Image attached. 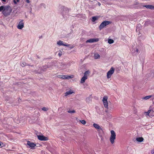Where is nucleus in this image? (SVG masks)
Segmentation results:
<instances>
[{
  "label": "nucleus",
  "mask_w": 154,
  "mask_h": 154,
  "mask_svg": "<svg viewBox=\"0 0 154 154\" xmlns=\"http://www.w3.org/2000/svg\"><path fill=\"white\" fill-rule=\"evenodd\" d=\"M3 11L2 13L5 16H7L10 14L12 11L11 8L9 5L5 6H1V11Z\"/></svg>",
  "instance_id": "obj_1"
},
{
  "label": "nucleus",
  "mask_w": 154,
  "mask_h": 154,
  "mask_svg": "<svg viewBox=\"0 0 154 154\" xmlns=\"http://www.w3.org/2000/svg\"><path fill=\"white\" fill-rule=\"evenodd\" d=\"M111 135L109 138V140L112 144H113L115 142V140L116 139V134L115 131L112 130L110 131Z\"/></svg>",
  "instance_id": "obj_2"
},
{
  "label": "nucleus",
  "mask_w": 154,
  "mask_h": 154,
  "mask_svg": "<svg viewBox=\"0 0 154 154\" xmlns=\"http://www.w3.org/2000/svg\"><path fill=\"white\" fill-rule=\"evenodd\" d=\"M111 22L109 21L105 20L103 21L100 25L99 29L101 30L106 26L109 25L111 23Z\"/></svg>",
  "instance_id": "obj_3"
},
{
  "label": "nucleus",
  "mask_w": 154,
  "mask_h": 154,
  "mask_svg": "<svg viewBox=\"0 0 154 154\" xmlns=\"http://www.w3.org/2000/svg\"><path fill=\"white\" fill-rule=\"evenodd\" d=\"M108 97L107 96H105L103 98L102 101L103 103L104 107L107 109H108V103L107 101Z\"/></svg>",
  "instance_id": "obj_4"
},
{
  "label": "nucleus",
  "mask_w": 154,
  "mask_h": 154,
  "mask_svg": "<svg viewBox=\"0 0 154 154\" xmlns=\"http://www.w3.org/2000/svg\"><path fill=\"white\" fill-rule=\"evenodd\" d=\"M115 69L113 67L111 68L109 71H108L107 74V77L108 79L110 78L112 75L114 73Z\"/></svg>",
  "instance_id": "obj_5"
},
{
  "label": "nucleus",
  "mask_w": 154,
  "mask_h": 154,
  "mask_svg": "<svg viewBox=\"0 0 154 154\" xmlns=\"http://www.w3.org/2000/svg\"><path fill=\"white\" fill-rule=\"evenodd\" d=\"M37 137L39 140L41 141H47L48 140V137H45L43 135H37Z\"/></svg>",
  "instance_id": "obj_6"
},
{
  "label": "nucleus",
  "mask_w": 154,
  "mask_h": 154,
  "mask_svg": "<svg viewBox=\"0 0 154 154\" xmlns=\"http://www.w3.org/2000/svg\"><path fill=\"white\" fill-rule=\"evenodd\" d=\"M154 112L153 111H151V110H149L147 112H145V114L146 116H149L152 117L153 116V115L152 114Z\"/></svg>",
  "instance_id": "obj_7"
},
{
  "label": "nucleus",
  "mask_w": 154,
  "mask_h": 154,
  "mask_svg": "<svg viewBox=\"0 0 154 154\" xmlns=\"http://www.w3.org/2000/svg\"><path fill=\"white\" fill-rule=\"evenodd\" d=\"M24 23L23 22V20H22L19 23V24L17 26V28L18 29H21L24 27Z\"/></svg>",
  "instance_id": "obj_8"
},
{
  "label": "nucleus",
  "mask_w": 154,
  "mask_h": 154,
  "mask_svg": "<svg viewBox=\"0 0 154 154\" xmlns=\"http://www.w3.org/2000/svg\"><path fill=\"white\" fill-rule=\"evenodd\" d=\"M99 41L98 38H91L86 41V43H92L95 42H97Z\"/></svg>",
  "instance_id": "obj_9"
},
{
  "label": "nucleus",
  "mask_w": 154,
  "mask_h": 154,
  "mask_svg": "<svg viewBox=\"0 0 154 154\" xmlns=\"http://www.w3.org/2000/svg\"><path fill=\"white\" fill-rule=\"evenodd\" d=\"M27 144L32 149L34 148L36 146L35 144L29 141H27Z\"/></svg>",
  "instance_id": "obj_10"
},
{
  "label": "nucleus",
  "mask_w": 154,
  "mask_h": 154,
  "mask_svg": "<svg viewBox=\"0 0 154 154\" xmlns=\"http://www.w3.org/2000/svg\"><path fill=\"white\" fill-rule=\"evenodd\" d=\"M57 44L59 45H63L67 47H69L70 45L68 44H63V42L61 41H59L58 42H57Z\"/></svg>",
  "instance_id": "obj_11"
},
{
  "label": "nucleus",
  "mask_w": 154,
  "mask_h": 154,
  "mask_svg": "<svg viewBox=\"0 0 154 154\" xmlns=\"http://www.w3.org/2000/svg\"><path fill=\"white\" fill-rule=\"evenodd\" d=\"M62 76V79H69L73 77V75H63Z\"/></svg>",
  "instance_id": "obj_12"
},
{
  "label": "nucleus",
  "mask_w": 154,
  "mask_h": 154,
  "mask_svg": "<svg viewBox=\"0 0 154 154\" xmlns=\"http://www.w3.org/2000/svg\"><path fill=\"white\" fill-rule=\"evenodd\" d=\"M93 126L94 127L98 130H101V131L103 130L102 128L98 125L94 123L93 124Z\"/></svg>",
  "instance_id": "obj_13"
},
{
  "label": "nucleus",
  "mask_w": 154,
  "mask_h": 154,
  "mask_svg": "<svg viewBox=\"0 0 154 154\" xmlns=\"http://www.w3.org/2000/svg\"><path fill=\"white\" fill-rule=\"evenodd\" d=\"M74 93V92H73V91L72 90H70L69 91H67L65 93V96H67L68 95Z\"/></svg>",
  "instance_id": "obj_14"
},
{
  "label": "nucleus",
  "mask_w": 154,
  "mask_h": 154,
  "mask_svg": "<svg viewBox=\"0 0 154 154\" xmlns=\"http://www.w3.org/2000/svg\"><path fill=\"white\" fill-rule=\"evenodd\" d=\"M144 7H146L147 8H149L151 9H154V6H153L152 5H147L144 6Z\"/></svg>",
  "instance_id": "obj_15"
},
{
  "label": "nucleus",
  "mask_w": 154,
  "mask_h": 154,
  "mask_svg": "<svg viewBox=\"0 0 154 154\" xmlns=\"http://www.w3.org/2000/svg\"><path fill=\"white\" fill-rule=\"evenodd\" d=\"M87 79L88 77H83L81 79L80 83H84L85 82V80Z\"/></svg>",
  "instance_id": "obj_16"
},
{
  "label": "nucleus",
  "mask_w": 154,
  "mask_h": 154,
  "mask_svg": "<svg viewBox=\"0 0 154 154\" xmlns=\"http://www.w3.org/2000/svg\"><path fill=\"white\" fill-rule=\"evenodd\" d=\"M144 139L142 137H138L136 138L137 141L139 142H142L143 140Z\"/></svg>",
  "instance_id": "obj_17"
},
{
  "label": "nucleus",
  "mask_w": 154,
  "mask_h": 154,
  "mask_svg": "<svg viewBox=\"0 0 154 154\" xmlns=\"http://www.w3.org/2000/svg\"><path fill=\"white\" fill-rule=\"evenodd\" d=\"M152 96H154V95H152ZM152 95L147 96L145 97H143L142 98V99H145V100H147V99L150 98L151 97H152Z\"/></svg>",
  "instance_id": "obj_18"
},
{
  "label": "nucleus",
  "mask_w": 154,
  "mask_h": 154,
  "mask_svg": "<svg viewBox=\"0 0 154 154\" xmlns=\"http://www.w3.org/2000/svg\"><path fill=\"white\" fill-rule=\"evenodd\" d=\"M94 57L95 59H99L100 58V56L98 54L95 53L94 54Z\"/></svg>",
  "instance_id": "obj_19"
},
{
  "label": "nucleus",
  "mask_w": 154,
  "mask_h": 154,
  "mask_svg": "<svg viewBox=\"0 0 154 154\" xmlns=\"http://www.w3.org/2000/svg\"><path fill=\"white\" fill-rule=\"evenodd\" d=\"M97 17H96L95 16L93 17H92V22H94L96 20H97Z\"/></svg>",
  "instance_id": "obj_20"
},
{
  "label": "nucleus",
  "mask_w": 154,
  "mask_h": 154,
  "mask_svg": "<svg viewBox=\"0 0 154 154\" xmlns=\"http://www.w3.org/2000/svg\"><path fill=\"white\" fill-rule=\"evenodd\" d=\"M108 42L110 44H112L114 42V41L112 39H109L108 40Z\"/></svg>",
  "instance_id": "obj_21"
},
{
  "label": "nucleus",
  "mask_w": 154,
  "mask_h": 154,
  "mask_svg": "<svg viewBox=\"0 0 154 154\" xmlns=\"http://www.w3.org/2000/svg\"><path fill=\"white\" fill-rule=\"evenodd\" d=\"M26 63L24 62H23L20 64L21 66L23 67L25 66L26 65Z\"/></svg>",
  "instance_id": "obj_22"
},
{
  "label": "nucleus",
  "mask_w": 154,
  "mask_h": 154,
  "mask_svg": "<svg viewBox=\"0 0 154 154\" xmlns=\"http://www.w3.org/2000/svg\"><path fill=\"white\" fill-rule=\"evenodd\" d=\"M80 121L83 125H85L86 124V121L84 120H80Z\"/></svg>",
  "instance_id": "obj_23"
},
{
  "label": "nucleus",
  "mask_w": 154,
  "mask_h": 154,
  "mask_svg": "<svg viewBox=\"0 0 154 154\" xmlns=\"http://www.w3.org/2000/svg\"><path fill=\"white\" fill-rule=\"evenodd\" d=\"M20 0H13V2L14 4H16L17 2H19Z\"/></svg>",
  "instance_id": "obj_24"
},
{
  "label": "nucleus",
  "mask_w": 154,
  "mask_h": 154,
  "mask_svg": "<svg viewBox=\"0 0 154 154\" xmlns=\"http://www.w3.org/2000/svg\"><path fill=\"white\" fill-rule=\"evenodd\" d=\"M42 109L43 111H46L48 110V109L46 107H44L42 108Z\"/></svg>",
  "instance_id": "obj_25"
},
{
  "label": "nucleus",
  "mask_w": 154,
  "mask_h": 154,
  "mask_svg": "<svg viewBox=\"0 0 154 154\" xmlns=\"http://www.w3.org/2000/svg\"><path fill=\"white\" fill-rule=\"evenodd\" d=\"M5 144L1 142V147H2L5 146Z\"/></svg>",
  "instance_id": "obj_26"
},
{
  "label": "nucleus",
  "mask_w": 154,
  "mask_h": 154,
  "mask_svg": "<svg viewBox=\"0 0 154 154\" xmlns=\"http://www.w3.org/2000/svg\"><path fill=\"white\" fill-rule=\"evenodd\" d=\"M68 112H69V113H74L75 112V111L74 110H73L72 111H68Z\"/></svg>",
  "instance_id": "obj_27"
},
{
  "label": "nucleus",
  "mask_w": 154,
  "mask_h": 154,
  "mask_svg": "<svg viewBox=\"0 0 154 154\" xmlns=\"http://www.w3.org/2000/svg\"><path fill=\"white\" fill-rule=\"evenodd\" d=\"M62 51H60V52H59L58 53V55H59V57H61V56L62 55Z\"/></svg>",
  "instance_id": "obj_28"
},
{
  "label": "nucleus",
  "mask_w": 154,
  "mask_h": 154,
  "mask_svg": "<svg viewBox=\"0 0 154 154\" xmlns=\"http://www.w3.org/2000/svg\"><path fill=\"white\" fill-rule=\"evenodd\" d=\"M90 73V72L89 71H87L85 72L84 73L85 74H86L87 75L88 74Z\"/></svg>",
  "instance_id": "obj_29"
},
{
  "label": "nucleus",
  "mask_w": 154,
  "mask_h": 154,
  "mask_svg": "<svg viewBox=\"0 0 154 154\" xmlns=\"http://www.w3.org/2000/svg\"><path fill=\"white\" fill-rule=\"evenodd\" d=\"M6 0H1V1L3 4H5L6 2Z\"/></svg>",
  "instance_id": "obj_30"
},
{
  "label": "nucleus",
  "mask_w": 154,
  "mask_h": 154,
  "mask_svg": "<svg viewBox=\"0 0 154 154\" xmlns=\"http://www.w3.org/2000/svg\"><path fill=\"white\" fill-rule=\"evenodd\" d=\"M63 76V75H58V77L59 78H61V79H62V77H62L63 76Z\"/></svg>",
  "instance_id": "obj_31"
},
{
  "label": "nucleus",
  "mask_w": 154,
  "mask_h": 154,
  "mask_svg": "<svg viewBox=\"0 0 154 154\" xmlns=\"http://www.w3.org/2000/svg\"><path fill=\"white\" fill-rule=\"evenodd\" d=\"M151 153L153 154H154V149H153L151 151Z\"/></svg>",
  "instance_id": "obj_32"
},
{
  "label": "nucleus",
  "mask_w": 154,
  "mask_h": 154,
  "mask_svg": "<svg viewBox=\"0 0 154 154\" xmlns=\"http://www.w3.org/2000/svg\"><path fill=\"white\" fill-rule=\"evenodd\" d=\"M136 52L137 53H139V50L138 49H136Z\"/></svg>",
  "instance_id": "obj_33"
},
{
  "label": "nucleus",
  "mask_w": 154,
  "mask_h": 154,
  "mask_svg": "<svg viewBox=\"0 0 154 154\" xmlns=\"http://www.w3.org/2000/svg\"><path fill=\"white\" fill-rule=\"evenodd\" d=\"M83 77H87V75H86V74H85V73H84V76Z\"/></svg>",
  "instance_id": "obj_34"
},
{
  "label": "nucleus",
  "mask_w": 154,
  "mask_h": 154,
  "mask_svg": "<svg viewBox=\"0 0 154 154\" xmlns=\"http://www.w3.org/2000/svg\"><path fill=\"white\" fill-rule=\"evenodd\" d=\"M26 2H27V3H29L30 2V1L29 0H26Z\"/></svg>",
  "instance_id": "obj_35"
},
{
  "label": "nucleus",
  "mask_w": 154,
  "mask_h": 154,
  "mask_svg": "<svg viewBox=\"0 0 154 154\" xmlns=\"http://www.w3.org/2000/svg\"><path fill=\"white\" fill-rule=\"evenodd\" d=\"M74 47V46L73 45L70 48L71 49H72Z\"/></svg>",
  "instance_id": "obj_36"
},
{
  "label": "nucleus",
  "mask_w": 154,
  "mask_h": 154,
  "mask_svg": "<svg viewBox=\"0 0 154 154\" xmlns=\"http://www.w3.org/2000/svg\"><path fill=\"white\" fill-rule=\"evenodd\" d=\"M98 4L99 6H100V2H98Z\"/></svg>",
  "instance_id": "obj_37"
}]
</instances>
